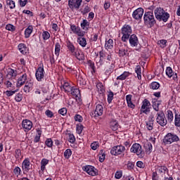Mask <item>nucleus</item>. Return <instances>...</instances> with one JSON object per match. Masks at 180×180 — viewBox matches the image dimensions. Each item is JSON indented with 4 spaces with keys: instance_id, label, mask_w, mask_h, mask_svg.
Instances as JSON below:
<instances>
[{
    "instance_id": "obj_1",
    "label": "nucleus",
    "mask_w": 180,
    "mask_h": 180,
    "mask_svg": "<svg viewBox=\"0 0 180 180\" xmlns=\"http://www.w3.org/2000/svg\"><path fill=\"white\" fill-rule=\"evenodd\" d=\"M155 18L161 22H168V19H169V13L165 12L161 7H158L154 11Z\"/></svg>"
},
{
    "instance_id": "obj_2",
    "label": "nucleus",
    "mask_w": 180,
    "mask_h": 180,
    "mask_svg": "<svg viewBox=\"0 0 180 180\" xmlns=\"http://www.w3.org/2000/svg\"><path fill=\"white\" fill-rule=\"evenodd\" d=\"M179 136L174 133H168L163 139V143L165 146L172 144V143H178L179 141Z\"/></svg>"
},
{
    "instance_id": "obj_3",
    "label": "nucleus",
    "mask_w": 180,
    "mask_h": 180,
    "mask_svg": "<svg viewBox=\"0 0 180 180\" xmlns=\"http://www.w3.org/2000/svg\"><path fill=\"white\" fill-rule=\"evenodd\" d=\"M133 30L131 27L129 25H124L121 29V33L122 34V41L126 43L129 40L130 36H131Z\"/></svg>"
},
{
    "instance_id": "obj_4",
    "label": "nucleus",
    "mask_w": 180,
    "mask_h": 180,
    "mask_svg": "<svg viewBox=\"0 0 180 180\" xmlns=\"http://www.w3.org/2000/svg\"><path fill=\"white\" fill-rule=\"evenodd\" d=\"M156 122L157 124L162 126V127L167 126V121L164 111H160L159 112L156 113Z\"/></svg>"
},
{
    "instance_id": "obj_5",
    "label": "nucleus",
    "mask_w": 180,
    "mask_h": 180,
    "mask_svg": "<svg viewBox=\"0 0 180 180\" xmlns=\"http://www.w3.org/2000/svg\"><path fill=\"white\" fill-rule=\"evenodd\" d=\"M143 20L145 23L150 25V26H154V25H155V19L154 18V14L151 11L146 12L144 13Z\"/></svg>"
},
{
    "instance_id": "obj_6",
    "label": "nucleus",
    "mask_w": 180,
    "mask_h": 180,
    "mask_svg": "<svg viewBox=\"0 0 180 180\" xmlns=\"http://www.w3.org/2000/svg\"><path fill=\"white\" fill-rule=\"evenodd\" d=\"M130 151L131 153H136V155H138L140 158H143V157H144V152L143 151V149L139 143L133 144Z\"/></svg>"
},
{
    "instance_id": "obj_7",
    "label": "nucleus",
    "mask_w": 180,
    "mask_h": 180,
    "mask_svg": "<svg viewBox=\"0 0 180 180\" xmlns=\"http://www.w3.org/2000/svg\"><path fill=\"white\" fill-rule=\"evenodd\" d=\"M150 106H151V103H150V101H148V99L145 98L142 101L141 113H145V115H148V113H150Z\"/></svg>"
},
{
    "instance_id": "obj_8",
    "label": "nucleus",
    "mask_w": 180,
    "mask_h": 180,
    "mask_svg": "<svg viewBox=\"0 0 180 180\" xmlns=\"http://www.w3.org/2000/svg\"><path fill=\"white\" fill-rule=\"evenodd\" d=\"M125 150L126 148L123 146H116L111 149L110 154L111 155H120V154L124 153Z\"/></svg>"
},
{
    "instance_id": "obj_9",
    "label": "nucleus",
    "mask_w": 180,
    "mask_h": 180,
    "mask_svg": "<svg viewBox=\"0 0 180 180\" xmlns=\"http://www.w3.org/2000/svg\"><path fill=\"white\" fill-rule=\"evenodd\" d=\"M104 66L105 75H110V73L113 72V70H115V61L105 62Z\"/></svg>"
},
{
    "instance_id": "obj_10",
    "label": "nucleus",
    "mask_w": 180,
    "mask_h": 180,
    "mask_svg": "<svg viewBox=\"0 0 180 180\" xmlns=\"http://www.w3.org/2000/svg\"><path fill=\"white\" fill-rule=\"evenodd\" d=\"M144 15V9L143 8H138L132 13V18L136 20H140Z\"/></svg>"
},
{
    "instance_id": "obj_11",
    "label": "nucleus",
    "mask_w": 180,
    "mask_h": 180,
    "mask_svg": "<svg viewBox=\"0 0 180 180\" xmlns=\"http://www.w3.org/2000/svg\"><path fill=\"white\" fill-rule=\"evenodd\" d=\"M22 127L25 131H30L33 129V122L29 120H23L22 122Z\"/></svg>"
},
{
    "instance_id": "obj_12",
    "label": "nucleus",
    "mask_w": 180,
    "mask_h": 180,
    "mask_svg": "<svg viewBox=\"0 0 180 180\" xmlns=\"http://www.w3.org/2000/svg\"><path fill=\"white\" fill-rule=\"evenodd\" d=\"M83 170L88 173L89 175H91V176H95V175H98V169H95L94 166L87 165L83 167Z\"/></svg>"
},
{
    "instance_id": "obj_13",
    "label": "nucleus",
    "mask_w": 180,
    "mask_h": 180,
    "mask_svg": "<svg viewBox=\"0 0 180 180\" xmlns=\"http://www.w3.org/2000/svg\"><path fill=\"white\" fill-rule=\"evenodd\" d=\"M35 77L37 81H42L44 79V68L43 65L37 68Z\"/></svg>"
},
{
    "instance_id": "obj_14",
    "label": "nucleus",
    "mask_w": 180,
    "mask_h": 180,
    "mask_svg": "<svg viewBox=\"0 0 180 180\" xmlns=\"http://www.w3.org/2000/svg\"><path fill=\"white\" fill-rule=\"evenodd\" d=\"M103 115V106L101 104H97L95 110L92 112V115L94 117H99Z\"/></svg>"
},
{
    "instance_id": "obj_15",
    "label": "nucleus",
    "mask_w": 180,
    "mask_h": 180,
    "mask_svg": "<svg viewBox=\"0 0 180 180\" xmlns=\"http://www.w3.org/2000/svg\"><path fill=\"white\" fill-rule=\"evenodd\" d=\"M131 47H137L139 46V38L136 34H131L128 39Z\"/></svg>"
},
{
    "instance_id": "obj_16",
    "label": "nucleus",
    "mask_w": 180,
    "mask_h": 180,
    "mask_svg": "<svg viewBox=\"0 0 180 180\" xmlns=\"http://www.w3.org/2000/svg\"><path fill=\"white\" fill-rule=\"evenodd\" d=\"M18 76V70L8 68L6 78L8 79H15Z\"/></svg>"
},
{
    "instance_id": "obj_17",
    "label": "nucleus",
    "mask_w": 180,
    "mask_h": 180,
    "mask_svg": "<svg viewBox=\"0 0 180 180\" xmlns=\"http://www.w3.org/2000/svg\"><path fill=\"white\" fill-rule=\"evenodd\" d=\"M70 29H71L72 32H73V33H75V34H77V36L84 37L85 34V32H84V31H82L81 28H79V27H77L75 25H71Z\"/></svg>"
},
{
    "instance_id": "obj_18",
    "label": "nucleus",
    "mask_w": 180,
    "mask_h": 180,
    "mask_svg": "<svg viewBox=\"0 0 180 180\" xmlns=\"http://www.w3.org/2000/svg\"><path fill=\"white\" fill-rule=\"evenodd\" d=\"M26 81H27V75L24 73L18 79L17 86H22L25 85V84H26Z\"/></svg>"
},
{
    "instance_id": "obj_19",
    "label": "nucleus",
    "mask_w": 180,
    "mask_h": 180,
    "mask_svg": "<svg viewBox=\"0 0 180 180\" xmlns=\"http://www.w3.org/2000/svg\"><path fill=\"white\" fill-rule=\"evenodd\" d=\"M22 169L25 172H29L30 169V160L29 158H25L22 162Z\"/></svg>"
},
{
    "instance_id": "obj_20",
    "label": "nucleus",
    "mask_w": 180,
    "mask_h": 180,
    "mask_svg": "<svg viewBox=\"0 0 180 180\" xmlns=\"http://www.w3.org/2000/svg\"><path fill=\"white\" fill-rule=\"evenodd\" d=\"M118 50V54L120 57H124L127 54V47H126V45H121Z\"/></svg>"
},
{
    "instance_id": "obj_21",
    "label": "nucleus",
    "mask_w": 180,
    "mask_h": 180,
    "mask_svg": "<svg viewBox=\"0 0 180 180\" xmlns=\"http://www.w3.org/2000/svg\"><path fill=\"white\" fill-rule=\"evenodd\" d=\"M32 89H33V82H27L23 89L24 92H25V94H29Z\"/></svg>"
},
{
    "instance_id": "obj_22",
    "label": "nucleus",
    "mask_w": 180,
    "mask_h": 180,
    "mask_svg": "<svg viewBox=\"0 0 180 180\" xmlns=\"http://www.w3.org/2000/svg\"><path fill=\"white\" fill-rule=\"evenodd\" d=\"M166 117L167 120V123H172L174 121V113L171 111V110H168L167 111Z\"/></svg>"
},
{
    "instance_id": "obj_23",
    "label": "nucleus",
    "mask_w": 180,
    "mask_h": 180,
    "mask_svg": "<svg viewBox=\"0 0 180 180\" xmlns=\"http://www.w3.org/2000/svg\"><path fill=\"white\" fill-rule=\"evenodd\" d=\"M160 105H161V103H160V101L152 102V107L155 110V112H157V113H159V112H162V110H160Z\"/></svg>"
},
{
    "instance_id": "obj_24",
    "label": "nucleus",
    "mask_w": 180,
    "mask_h": 180,
    "mask_svg": "<svg viewBox=\"0 0 180 180\" xmlns=\"http://www.w3.org/2000/svg\"><path fill=\"white\" fill-rule=\"evenodd\" d=\"M18 50L22 54H26L27 53V47L25 44H20L18 46Z\"/></svg>"
},
{
    "instance_id": "obj_25",
    "label": "nucleus",
    "mask_w": 180,
    "mask_h": 180,
    "mask_svg": "<svg viewBox=\"0 0 180 180\" xmlns=\"http://www.w3.org/2000/svg\"><path fill=\"white\" fill-rule=\"evenodd\" d=\"M4 84L6 88H13V79H8L6 77Z\"/></svg>"
},
{
    "instance_id": "obj_26",
    "label": "nucleus",
    "mask_w": 180,
    "mask_h": 180,
    "mask_svg": "<svg viewBox=\"0 0 180 180\" xmlns=\"http://www.w3.org/2000/svg\"><path fill=\"white\" fill-rule=\"evenodd\" d=\"M110 128L113 131H116L119 129V123L117 120H112L110 123Z\"/></svg>"
},
{
    "instance_id": "obj_27",
    "label": "nucleus",
    "mask_w": 180,
    "mask_h": 180,
    "mask_svg": "<svg viewBox=\"0 0 180 180\" xmlns=\"http://www.w3.org/2000/svg\"><path fill=\"white\" fill-rule=\"evenodd\" d=\"M49 162V160L48 159L46 158H43L41 160V172H44L45 169H46V165H47Z\"/></svg>"
},
{
    "instance_id": "obj_28",
    "label": "nucleus",
    "mask_w": 180,
    "mask_h": 180,
    "mask_svg": "<svg viewBox=\"0 0 180 180\" xmlns=\"http://www.w3.org/2000/svg\"><path fill=\"white\" fill-rule=\"evenodd\" d=\"M144 148L147 154H151V151H153V144H151L150 142H148L144 144Z\"/></svg>"
},
{
    "instance_id": "obj_29",
    "label": "nucleus",
    "mask_w": 180,
    "mask_h": 180,
    "mask_svg": "<svg viewBox=\"0 0 180 180\" xmlns=\"http://www.w3.org/2000/svg\"><path fill=\"white\" fill-rule=\"evenodd\" d=\"M113 39H110L108 41H105V48L106 50H112V49H113Z\"/></svg>"
},
{
    "instance_id": "obj_30",
    "label": "nucleus",
    "mask_w": 180,
    "mask_h": 180,
    "mask_svg": "<svg viewBox=\"0 0 180 180\" xmlns=\"http://www.w3.org/2000/svg\"><path fill=\"white\" fill-rule=\"evenodd\" d=\"M70 92L73 96H75V98H78V96L81 95V92L79 91V89L75 87H72Z\"/></svg>"
},
{
    "instance_id": "obj_31",
    "label": "nucleus",
    "mask_w": 180,
    "mask_h": 180,
    "mask_svg": "<svg viewBox=\"0 0 180 180\" xmlns=\"http://www.w3.org/2000/svg\"><path fill=\"white\" fill-rule=\"evenodd\" d=\"M73 56H75L76 58H77L79 61H82L83 60H85V56L81 51H77L75 53Z\"/></svg>"
},
{
    "instance_id": "obj_32",
    "label": "nucleus",
    "mask_w": 180,
    "mask_h": 180,
    "mask_svg": "<svg viewBox=\"0 0 180 180\" xmlns=\"http://www.w3.org/2000/svg\"><path fill=\"white\" fill-rule=\"evenodd\" d=\"M77 41L82 47H86V39L84 37H79L77 39Z\"/></svg>"
},
{
    "instance_id": "obj_33",
    "label": "nucleus",
    "mask_w": 180,
    "mask_h": 180,
    "mask_svg": "<svg viewBox=\"0 0 180 180\" xmlns=\"http://www.w3.org/2000/svg\"><path fill=\"white\" fill-rule=\"evenodd\" d=\"M154 126V117H152L150 120L146 122V127L148 130H153Z\"/></svg>"
},
{
    "instance_id": "obj_34",
    "label": "nucleus",
    "mask_w": 180,
    "mask_h": 180,
    "mask_svg": "<svg viewBox=\"0 0 180 180\" xmlns=\"http://www.w3.org/2000/svg\"><path fill=\"white\" fill-rule=\"evenodd\" d=\"M33 32V26L30 25L27 29H25V37H30V34H32V32Z\"/></svg>"
},
{
    "instance_id": "obj_35",
    "label": "nucleus",
    "mask_w": 180,
    "mask_h": 180,
    "mask_svg": "<svg viewBox=\"0 0 180 180\" xmlns=\"http://www.w3.org/2000/svg\"><path fill=\"white\" fill-rule=\"evenodd\" d=\"M157 172H159V174H165L167 171H168V168L165 166H158L156 169Z\"/></svg>"
},
{
    "instance_id": "obj_36",
    "label": "nucleus",
    "mask_w": 180,
    "mask_h": 180,
    "mask_svg": "<svg viewBox=\"0 0 180 180\" xmlns=\"http://www.w3.org/2000/svg\"><path fill=\"white\" fill-rule=\"evenodd\" d=\"M129 75H130V72H124L122 75H120L117 77V79H120V81H124V79H126V78H127Z\"/></svg>"
},
{
    "instance_id": "obj_37",
    "label": "nucleus",
    "mask_w": 180,
    "mask_h": 180,
    "mask_svg": "<svg viewBox=\"0 0 180 180\" xmlns=\"http://www.w3.org/2000/svg\"><path fill=\"white\" fill-rule=\"evenodd\" d=\"M135 72L137 75L138 79H141V66L136 65L135 68Z\"/></svg>"
},
{
    "instance_id": "obj_38",
    "label": "nucleus",
    "mask_w": 180,
    "mask_h": 180,
    "mask_svg": "<svg viewBox=\"0 0 180 180\" xmlns=\"http://www.w3.org/2000/svg\"><path fill=\"white\" fill-rule=\"evenodd\" d=\"M81 27L83 30H88V27H89V22L86 20H83L82 22L81 23Z\"/></svg>"
},
{
    "instance_id": "obj_39",
    "label": "nucleus",
    "mask_w": 180,
    "mask_h": 180,
    "mask_svg": "<svg viewBox=\"0 0 180 180\" xmlns=\"http://www.w3.org/2000/svg\"><path fill=\"white\" fill-rule=\"evenodd\" d=\"M105 157H106V155L105 154V152H103V150H100L98 154L100 162H103V161H105Z\"/></svg>"
},
{
    "instance_id": "obj_40",
    "label": "nucleus",
    "mask_w": 180,
    "mask_h": 180,
    "mask_svg": "<svg viewBox=\"0 0 180 180\" xmlns=\"http://www.w3.org/2000/svg\"><path fill=\"white\" fill-rule=\"evenodd\" d=\"M68 49L69 50V51H70L72 54V56H74V54H75V46H74V45L72 44H71L70 42H69L68 44Z\"/></svg>"
},
{
    "instance_id": "obj_41",
    "label": "nucleus",
    "mask_w": 180,
    "mask_h": 180,
    "mask_svg": "<svg viewBox=\"0 0 180 180\" xmlns=\"http://www.w3.org/2000/svg\"><path fill=\"white\" fill-rule=\"evenodd\" d=\"M174 125L176 127H180V115L179 114L175 115Z\"/></svg>"
},
{
    "instance_id": "obj_42",
    "label": "nucleus",
    "mask_w": 180,
    "mask_h": 180,
    "mask_svg": "<svg viewBox=\"0 0 180 180\" xmlns=\"http://www.w3.org/2000/svg\"><path fill=\"white\" fill-rule=\"evenodd\" d=\"M61 49V45L60 43H56L55 45V54L58 57L60 56V50Z\"/></svg>"
},
{
    "instance_id": "obj_43",
    "label": "nucleus",
    "mask_w": 180,
    "mask_h": 180,
    "mask_svg": "<svg viewBox=\"0 0 180 180\" xmlns=\"http://www.w3.org/2000/svg\"><path fill=\"white\" fill-rule=\"evenodd\" d=\"M166 75L169 78H171L174 75V71L171 67H167L166 69Z\"/></svg>"
},
{
    "instance_id": "obj_44",
    "label": "nucleus",
    "mask_w": 180,
    "mask_h": 180,
    "mask_svg": "<svg viewBox=\"0 0 180 180\" xmlns=\"http://www.w3.org/2000/svg\"><path fill=\"white\" fill-rule=\"evenodd\" d=\"M96 88L100 94H103L105 92V88L103 87V84H102V83H98L96 85Z\"/></svg>"
},
{
    "instance_id": "obj_45",
    "label": "nucleus",
    "mask_w": 180,
    "mask_h": 180,
    "mask_svg": "<svg viewBox=\"0 0 180 180\" xmlns=\"http://www.w3.org/2000/svg\"><path fill=\"white\" fill-rule=\"evenodd\" d=\"M6 4L8 5V6H9L10 9H15L16 6L15 5V1H13V0H7Z\"/></svg>"
},
{
    "instance_id": "obj_46",
    "label": "nucleus",
    "mask_w": 180,
    "mask_h": 180,
    "mask_svg": "<svg viewBox=\"0 0 180 180\" xmlns=\"http://www.w3.org/2000/svg\"><path fill=\"white\" fill-rule=\"evenodd\" d=\"M63 88L65 92H70L71 89H72V87H71L68 83H65L63 86Z\"/></svg>"
},
{
    "instance_id": "obj_47",
    "label": "nucleus",
    "mask_w": 180,
    "mask_h": 180,
    "mask_svg": "<svg viewBox=\"0 0 180 180\" xmlns=\"http://www.w3.org/2000/svg\"><path fill=\"white\" fill-rule=\"evenodd\" d=\"M72 155V151H71V149H67L65 152H64V157L65 158H70L71 157V155Z\"/></svg>"
},
{
    "instance_id": "obj_48",
    "label": "nucleus",
    "mask_w": 180,
    "mask_h": 180,
    "mask_svg": "<svg viewBox=\"0 0 180 180\" xmlns=\"http://www.w3.org/2000/svg\"><path fill=\"white\" fill-rule=\"evenodd\" d=\"M81 4H82V0H75L73 4V8H75V9H79Z\"/></svg>"
},
{
    "instance_id": "obj_49",
    "label": "nucleus",
    "mask_w": 180,
    "mask_h": 180,
    "mask_svg": "<svg viewBox=\"0 0 180 180\" xmlns=\"http://www.w3.org/2000/svg\"><path fill=\"white\" fill-rule=\"evenodd\" d=\"M16 92H18V90H7L4 92V94H6V96L9 97V96H13V95H15V94H16Z\"/></svg>"
},
{
    "instance_id": "obj_50",
    "label": "nucleus",
    "mask_w": 180,
    "mask_h": 180,
    "mask_svg": "<svg viewBox=\"0 0 180 180\" xmlns=\"http://www.w3.org/2000/svg\"><path fill=\"white\" fill-rule=\"evenodd\" d=\"M151 89H158L160 88V84L157 82H153L150 84Z\"/></svg>"
},
{
    "instance_id": "obj_51",
    "label": "nucleus",
    "mask_w": 180,
    "mask_h": 180,
    "mask_svg": "<svg viewBox=\"0 0 180 180\" xmlns=\"http://www.w3.org/2000/svg\"><path fill=\"white\" fill-rule=\"evenodd\" d=\"M42 37L44 40H49V39H50V33L47 31H44L42 33Z\"/></svg>"
},
{
    "instance_id": "obj_52",
    "label": "nucleus",
    "mask_w": 180,
    "mask_h": 180,
    "mask_svg": "<svg viewBox=\"0 0 180 180\" xmlns=\"http://www.w3.org/2000/svg\"><path fill=\"white\" fill-rule=\"evenodd\" d=\"M82 130H84V126L81 124H78L77 125V133L78 134H81V133H82Z\"/></svg>"
},
{
    "instance_id": "obj_53",
    "label": "nucleus",
    "mask_w": 180,
    "mask_h": 180,
    "mask_svg": "<svg viewBox=\"0 0 180 180\" xmlns=\"http://www.w3.org/2000/svg\"><path fill=\"white\" fill-rule=\"evenodd\" d=\"M68 141L72 143H75V136L74 134H68Z\"/></svg>"
},
{
    "instance_id": "obj_54",
    "label": "nucleus",
    "mask_w": 180,
    "mask_h": 180,
    "mask_svg": "<svg viewBox=\"0 0 180 180\" xmlns=\"http://www.w3.org/2000/svg\"><path fill=\"white\" fill-rule=\"evenodd\" d=\"M22 99H23V95H22V94L19 93L16 94L15 97V100L16 101V102H20L22 101Z\"/></svg>"
},
{
    "instance_id": "obj_55",
    "label": "nucleus",
    "mask_w": 180,
    "mask_h": 180,
    "mask_svg": "<svg viewBox=\"0 0 180 180\" xmlns=\"http://www.w3.org/2000/svg\"><path fill=\"white\" fill-rule=\"evenodd\" d=\"M45 144L47 147H53V140H51V139H46V141H45Z\"/></svg>"
},
{
    "instance_id": "obj_56",
    "label": "nucleus",
    "mask_w": 180,
    "mask_h": 180,
    "mask_svg": "<svg viewBox=\"0 0 180 180\" xmlns=\"http://www.w3.org/2000/svg\"><path fill=\"white\" fill-rule=\"evenodd\" d=\"M159 44L162 49H165V47H167V40L165 39H161L159 41Z\"/></svg>"
},
{
    "instance_id": "obj_57",
    "label": "nucleus",
    "mask_w": 180,
    "mask_h": 180,
    "mask_svg": "<svg viewBox=\"0 0 180 180\" xmlns=\"http://www.w3.org/2000/svg\"><path fill=\"white\" fill-rule=\"evenodd\" d=\"M22 155V150L20 149H16L15 151V157L18 160V158H20Z\"/></svg>"
},
{
    "instance_id": "obj_58",
    "label": "nucleus",
    "mask_w": 180,
    "mask_h": 180,
    "mask_svg": "<svg viewBox=\"0 0 180 180\" xmlns=\"http://www.w3.org/2000/svg\"><path fill=\"white\" fill-rule=\"evenodd\" d=\"M98 147H99V143L95 141V142H93L91 144V150H96L98 148Z\"/></svg>"
},
{
    "instance_id": "obj_59",
    "label": "nucleus",
    "mask_w": 180,
    "mask_h": 180,
    "mask_svg": "<svg viewBox=\"0 0 180 180\" xmlns=\"http://www.w3.org/2000/svg\"><path fill=\"white\" fill-rule=\"evenodd\" d=\"M13 172H14L15 175H17V176H19V175H20V172H22V170L20 169V168L19 167H15Z\"/></svg>"
},
{
    "instance_id": "obj_60",
    "label": "nucleus",
    "mask_w": 180,
    "mask_h": 180,
    "mask_svg": "<svg viewBox=\"0 0 180 180\" xmlns=\"http://www.w3.org/2000/svg\"><path fill=\"white\" fill-rule=\"evenodd\" d=\"M113 92L110 91L108 95V103H110L112 101H113Z\"/></svg>"
},
{
    "instance_id": "obj_61",
    "label": "nucleus",
    "mask_w": 180,
    "mask_h": 180,
    "mask_svg": "<svg viewBox=\"0 0 180 180\" xmlns=\"http://www.w3.org/2000/svg\"><path fill=\"white\" fill-rule=\"evenodd\" d=\"M58 113L60 115H62V116H65V115H67V108H63L58 110Z\"/></svg>"
},
{
    "instance_id": "obj_62",
    "label": "nucleus",
    "mask_w": 180,
    "mask_h": 180,
    "mask_svg": "<svg viewBox=\"0 0 180 180\" xmlns=\"http://www.w3.org/2000/svg\"><path fill=\"white\" fill-rule=\"evenodd\" d=\"M6 30H9L10 32H13L15 30V26L13 25L8 24L6 26Z\"/></svg>"
},
{
    "instance_id": "obj_63",
    "label": "nucleus",
    "mask_w": 180,
    "mask_h": 180,
    "mask_svg": "<svg viewBox=\"0 0 180 180\" xmlns=\"http://www.w3.org/2000/svg\"><path fill=\"white\" fill-rule=\"evenodd\" d=\"M45 115L47 116V117H50V118L54 116V114L50 110H46L45 112Z\"/></svg>"
},
{
    "instance_id": "obj_64",
    "label": "nucleus",
    "mask_w": 180,
    "mask_h": 180,
    "mask_svg": "<svg viewBox=\"0 0 180 180\" xmlns=\"http://www.w3.org/2000/svg\"><path fill=\"white\" fill-rule=\"evenodd\" d=\"M75 122H79V123H81V122H82L83 120L82 116H81L80 115H76L75 116Z\"/></svg>"
}]
</instances>
